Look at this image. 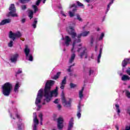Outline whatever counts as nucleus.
<instances>
[{
  "label": "nucleus",
  "mask_w": 130,
  "mask_h": 130,
  "mask_svg": "<svg viewBox=\"0 0 130 130\" xmlns=\"http://www.w3.org/2000/svg\"><path fill=\"white\" fill-rule=\"evenodd\" d=\"M62 15L64 16V17H66V15L64 14H62Z\"/></svg>",
  "instance_id": "69168bd1"
},
{
  "label": "nucleus",
  "mask_w": 130,
  "mask_h": 130,
  "mask_svg": "<svg viewBox=\"0 0 130 130\" xmlns=\"http://www.w3.org/2000/svg\"><path fill=\"white\" fill-rule=\"evenodd\" d=\"M67 31L69 35L71 36L72 39H74L73 43L72 44L73 47L71 49V52H73V53L69 60V63H73L74 60H75V58H76V54H75V45H76V43H80L81 41V38L82 36L83 37H86V36H88V35L90 34V31H83L77 36L78 39H76V37H77V32H76L74 26H69L67 28Z\"/></svg>",
  "instance_id": "f257e3e1"
},
{
  "label": "nucleus",
  "mask_w": 130,
  "mask_h": 130,
  "mask_svg": "<svg viewBox=\"0 0 130 130\" xmlns=\"http://www.w3.org/2000/svg\"><path fill=\"white\" fill-rule=\"evenodd\" d=\"M86 3H90V0H84Z\"/></svg>",
  "instance_id": "4d7b16f0"
},
{
  "label": "nucleus",
  "mask_w": 130,
  "mask_h": 130,
  "mask_svg": "<svg viewBox=\"0 0 130 130\" xmlns=\"http://www.w3.org/2000/svg\"><path fill=\"white\" fill-rule=\"evenodd\" d=\"M55 81L51 80H48L45 85L44 89V96L46 99L45 100L46 102H50V99L49 98V94L50 93V90L51 87L54 85Z\"/></svg>",
  "instance_id": "f03ea898"
},
{
  "label": "nucleus",
  "mask_w": 130,
  "mask_h": 130,
  "mask_svg": "<svg viewBox=\"0 0 130 130\" xmlns=\"http://www.w3.org/2000/svg\"><path fill=\"white\" fill-rule=\"evenodd\" d=\"M60 74H61V72H57L55 75L51 77V79L52 80H57V79L59 78V76H60Z\"/></svg>",
  "instance_id": "4be33fe9"
},
{
  "label": "nucleus",
  "mask_w": 130,
  "mask_h": 130,
  "mask_svg": "<svg viewBox=\"0 0 130 130\" xmlns=\"http://www.w3.org/2000/svg\"><path fill=\"white\" fill-rule=\"evenodd\" d=\"M81 50L82 52H81L79 55V56H80V58H83L84 56H85V58H88V53L87 52V48H86V47H81L80 48H79L77 51L78 52H80Z\"/></svg>",
  "instance_id": "20e7f679"
},
{
  "label": "nucleus",
  "mask_w": 130,
  "mask_h": 130,
  "mask_svg": "<svg viewBox=\"0 0 130 130\" xmlns=\"http://www.w3.org/2000/svg\"><path fill=\"white\" fill-rule=\"evenodd\" d=\"M82 110H81V104H79L78 106V111L77 113V116L78 118H81V112Z\"/></svg>",
  "instance_id": "aec40b11"
},
{
  "label": "nucleus",
  "mask_w": 130,
  "mask_h": 130,
  "mask_svg": "<svg viewBox=\"0 0 130 130\" xmlns=\"http://www.w3.org/2000/svg\"><path fill=\"white\" fill-rule=\"evenodd\" d=\"M126 73L127 75L130 76V68H128V69L126 70Z\"/></svg>",
  "instance_id": "a19ab883"
},
{
  "label": "nucleus",
  "mask_w": 130,
  "mask_h": 130,
  "mask_svg": "<svg viewBox=\"0 0 130 130\" xmlns=\"http://www.w3.org/2000/svg\"><path fill=\"white\" fill-rule=\"evenodd\" d=\"M57 91H58V87L57 86L56 87L55 89L54 90L50 92V93H49L50 101L51 100V97H52L53 95H55L56 96H57V94H58Z\"/></svg>",
  "instance_id": "ddd939ff"
},
{
  "label": "nucleus",
  "mask_w": 130,
  "mask_h": 130,
  "mask_svg": "<svg viewBox=\"0 0 130 130\" xmlns=\"http://www.w3.org/2000/svg\"><path fill=\"white\" fill-rule=\"evenodd\" d=\"M100 28H98L97 31H100Z\"/></svg>",
  "instance_id": "338daca9"
},
{
  "label": "nucleus",
  "mask_w": 130,
  "mask_h": 130,
  "mask_svg": "<svg viewBox=\"0 0 130 130\" xmlns=\"http://www.w3.org/2000/svg\"><path fill=\"white\" fill-rule=\"evenodd\" d=\"M104 37V33L102 32L101 34V36L100 37L99 40H102V39H103V38Z\"/></svg>",
  "instance_id": "e433bc0d"
},
{
  "label": "nucleus",
  "mask_w": 130,
  "mask_h": 130,
  "mask_svg": "<svg viewBox=\"0 0 130 130\" xmlns=\"http://www.w3.org/2000/svg\"><path fill=\"white\" fill-rule=\"evenodd\" d=\"M100 54H102V48H100Z\"/></svg>",
  "instance_id": "864d4df0"
},
{
  "label": "nucleus",
  "mask_w": 130,
  "mask_h": 130,
  "mask_svg": "<svg viewBox=\"0 0 130 130\" xmlns=\"http://www.w3.org/2000/svg\"><path fill=\"white\" fill-rule=\"evenodd\" d=\"M115 127L116 129L119 130V127L117 124L115 125Z\"/></svg>",
  "instance_id": "09e8293b"
},
{
  "label": "nucleus",
  "mask_w": 130,
  "mask_h": 130,
  "mask_svg": "<svg viewBox=\"0 0 130 130\" xmlns=\"http://www.w3.org/2000/svg\"><path fill=\"white\" fill-rule=\"evenodd\" d=\"M95 51H97V46H95Z\"/></svg>",
  "instance_id": "680f3d73"
},
{
  "label": "nucleus",
  "mask_w": 130,
  "mask_h": 130,
  "mask_svg": "<svg viewBox=\"0 0 130 130\" xmlns=\"http://www.w3.org/2000/svg\"><path fill=\"white\" fill-rule=\"evenodd\" d=\"M34 15V12L32 10H29L28 12V17L29 18V20L33 19V15Z\"/></svg>",
  "instance_id": "5701e85b"
},
{
  "label": "nucleus",
  "mask_w": 130,
  "mask_h": 130,
  "mask_svg": "<svg viewBox=\"0 0 130 130\" xmlns=\"http://www.w3.org/2000/svg\"><path fill=\"white\" fill-rule=\"evenodd\" d=\"M19 74H22V70H18V71H17V72L16 73L15 76L16 77H17V75H19Z\"/></svg>",
  "instance_id": "ea45409f"
},
{
  "label": "nucleus",
  "mask_w": 130,
  "mask_h": 130,
  "mask_svg": "<svg viewBox=\"0 0 130 130\" xmlns=\"http://www.w3.org/2000/svg\"><path fill=\"white\" fill-rule=\"evenodd\" d=\"M93 73H94V71L90 69L89 70V76H91V75H92V74H93Z\"/></svg>",
  "instance_id": "c03bdc74"
},
{
  "label": "nucleus",
  "mask_w": 130,
  "mask_h": 130,
  "mask_svg": "<svg viewBox=\"0 0 130 130\" xmlns=\"http://www.w3.org/2000/svg\"><path fill=\"white\" fill-rule=\"evenodd\" d=\"M52 130H56V129L53 128L52 129Z\"/></svg>",
  "instance_id": "774afa93"
},
{
  "label": "nucleus",
  "mask_w": 130,
  "mask_h": 130,
  "mask_svg": "<svg viewBox=\"0 0 130 130\" xmlns=\"http://www.w3.org/2000/svg\"><path fill=\"white\" fill-rule=\"evenodd\" d=\"M40 3H41V0H37L36 3V6H39V5H40Z\"/></svg>",
  "instance_id": "58836bf2"
},
{
  "label": "nucleus",
  "mask_w": 130,
  "mask_h": 130,
  "mask_svg": "<svg viewBox=\"0 0 130 130\" xmlns=\"http://www.w3.org/2000/svg\"><path fill=\"white\" fill-rule=\"evenodd\" d=\"M121 80L122 81H124V82H125V81H129L130 77L127 75H123L121 77Z\"/></svg>",
  "instance_id": "412c9836"
},
{
  "label": "nucleus",
  "mask_w": 130,
  "mask_h": 130,
  "mask_svg": "<svg viewBox=\"0 0 130 130\" xmlns=\"http://www.w3.org/2000/svg\"><path fill=\"white\" fill-rule=\"evenodd\" d=\"M64 41L66 46L68 47L70 46V44L72 42V39L69 36H66L64 39Z\"/></svg>",
  "instance_id": "f8f14e48"
},
{
  "label": "nucleus",
  "mask_w": 130,
  "mask_h": 130,
  "mask_svg": "<svg viewBox=\"0 0 130 130\" xmlns=\"http://www.w3.org/2000/svg\"><path fill=\"white\" fill-rule=\"evenodd\" d=\"M43 105H45V102H44L43 103Z\"/></svg>",
  "instance_id": "0e129e2a"
},
{
  "label": "nucleus",
  "mask_w": 130,
  "mask_h": 130,
  "mask_svg": "<svg viewBox=\"0 0 130 130\" xmlns=\"http://www.w3.org/2000/svg\"><path fill=\"white\" fill-rule=\"evenodd\" d=\"M93 43H94V38L93 37V36H91L90 38L91 46H93Z\"/></svg>",
  "instance_id": "473e14b6"
},
{
  "label": "nucleus",
  "mask_w": 130,
  "mask_h": 130,
  "mask_svg": "<svg viewBox=\"0 0 130 130\" xmlns=\"http://www.w3.org/2000/svg\"><path fill=\"white\" fill-rule=\"evenodd\" d=\"M57 122L58 129L61 130L62 128H63V118L59 117L57 119Z\"/></svg>",
  "instance_id": "9b49d317"
},
{
  "label": "nucleus",
  "mask_w": 130,
  "mask_h": 130,
  "mask_svg": "<svg viewBox=\"0 0 130 130\" xmlns=\"http://www.w3.org/2000/svg\"><path fill=\"white\" fill-rule=\"evenodd\" d=\"M31 0H19L20 3L21 4H26V3H29Z\"/></svg>",
  "instance_id": "7c9ffc66"
},
{
  "label": "nucleus",
  "mask_w": 130,
  "mask_h": 130,
  "mask_svg": "<svg viewBox=\"0 0 130 130\" xmlns=\"http://www.w3.org/2000/svg\"><path fill=\"white\" fill-rule=\"evenodd\" d=\"M77 5L78 7L83 8V9H84L85 8V6H84V4H82L81 2H80L79 1L77 2Z\"/></svg>",
  "instance_id": "c85d7f7f"
},
{
  "label": "nucleus",
  "mask_w": 130,
  "mask_h": 130,
  "mask_svg": "<svg viewBox=\"0 0 130 130\" xmlns=\"http://www.w3.org/2000/svg\"><path fill=\"white\" fill-rule=\"evenodd\" d=\"M127 63H130V59L126 58L122 61V67L125 68L127 66Z\"/></svg>",
  "instance_id": "dca6fc26"
},
{
  "label": "nucleus",
  "mask_w": 130,
  "mask_h": 130,
  "mask_svg": "<svg viewBox=\"0 0 130 130\" xmlns=\"http://www.w3.org/2000/svg\"><path fill=\"white\" fill-rule=\"evenodd\" d=\"M33 117L34 119L37 118V114H36V112L33 113Z\"/></svg>",
  "instance_id": "79ce46f5"
},
{
  "label": "nucleus",
  "mask_w": 130,
  "mask_h": 130,
  "mask_svg": "<svg viewBox=\"0 0 130 130\" xmlns=\"http://www.w3.org/2000/svg\"><path fill=\"white\" fill-rule=\"evenodd\" d=\"M34 129L33 130H37V125H38V124H39V120H38V119L37 118H35L34 119Z\"/></svg>",
  "instance_id": "a211bd4d"
},
{
  "label": "nucleus",
  "mask_w": 130,
  "mask_h": 130,
  "mask_svg": "<svg viewBox=\"0 0 130 130\" xmlns=\"http://www.w3.org/2000/svg\"><path fill=\"white\" fill-rule=\"evenodd\" d=\"M45 2H46V0H44V1H43V4H45Z\"/></svg>",
  "instance_id": "052dcab7"
},
{
  "label": "nucleus",
  "mask_w": 130,
  "mask_h": 130,
  "mask_svg": "<svg viewBox=\"0 0 130 130\" xmlns=\"http://www.w3.org/2000/svg\"><path fill=\"white\" fill-rule=\"evenodd\" d=\"M71 69H72V66H69V69L67 70V71L69 72V73H71V72H72V70H71Z\"/></svg>",
  "instance_id": "a18cd8bd"
},
{
  "label": "nucleus",
  "mask_w": 130,
  "mask_h": 130,
  "mask_svg": "<svg viewBox=\"0 0 130 130\" xmlns=\"http://www.w3.org/2000/svg\"><path fill=\"white\" fill-rule=\"evenodd\" d=\"M21 9L22 10H26V9H27V6H26V5H22L21 6Z\"/></svg>",
  "instance_id": "37998d69"
},
{
  "label": "nucleus",
  "mask_w": 130,
  "mask_h": 130,
  "mask_svg": "<svg viewBox=\"0 0 130 130\" xmlns=\"http://www.w3.org/2000/svg\"><path fill=\"white\" fill-rule=\"evenodd\" d=\"M125 130H130V126H126L125 129Z\"/></svg>",
  "instance_id": "603ef678"
},
{
  "label": "nucleus",
  "mask_w": 130,
  "mask_h": 130,
  "mask_svg": "<svg viewBox=\"0 0 130 130\" xmlns=\"http://www.w3.org/2000/svg\"><path fill=\"white\" fill-rule=\"evenodd\" d=\"M77 20H79L80 22H83V19L81 18V16H80V15L76 14Z\"/></svg>",
  "instance_id": "f704fd0d"
},
{
  "label": "nucleus",
  "mask_w": 130,
  "mask_h": 130,
  "mask_svg": "<svg viewBox=\"0 0 130 130\" xmlns=\"http://www.w3.org/2000/svg\"><path fill=\"white\" fill-rule=\"evenodd\" d=\"M22 34L20 31H18L16 33H14L13 31H10L9 33V38L10 39H12L13 41H15L16 40V38H20V37H21Z\"/></svg>",
  "instance_id": "1a4fd4ad"
},
{
  "label": "nucleus",
  "mask_w": 130,
  "mask_h": 130,
  "mask_svg": "<svg viewBox=\"0 0 130 130\" xmlns=\"http://www.w3.org/2000/svg\"><path fill=\"white\" fill-rule=\"evenodd\" d=\"M16 116L17 118H18V119H20V115H19V114H18V113L16 114Z\"/></svg>",
  "instance_id": "3c124183"
},
{
  "label": "nucleus",
  "mask_w": 130,
  "mask_h": 130,
  "mask_svg": "<svg viewBox=\"0 0 130 130\" xmlns=\"http://www.w3.org/2000/svg\"><path fill=\"white\" fill-rule=\"evenodd\" d=\"M114 2V0H111V1L109 3V5H108L107 7V11H109V8H110V5H112L113 4V2Z\"/></svg>",
  "instance_id": "2f4dec72"
},
{
  "label": "nucleus",
  "mask_w": 130,
  "mask_h": 130,
  "mask_svg": "<svg viewBox=\"0 0 130 130\" xmlns=\"http://www.w3.org/2000/svg\"><path fill=\"white\" fill-rule=\"evenodd\" d=\"M72 8H74L72 11H70L69 12V15L70 17V18H73V17H75V13L77 12V8H78V6L76 4H73L72 5H71L70 6V9H72Z\"/></svg>",
  "instance_id": "9d476101"
},
{
  "label": "nucleus",
  "mask_w": 130,
  "mask_h": 130,
  "mask_svg": "<svg viewBox=\"0 0 130 130\" xmlns=\"http://www.w3.org/2000/svg\"><path fill=\"white\" fill-rule=\"evenodd\" d=\"M43 97V89H41L38 91L37 97L36 99L35 104L38 105L39 103H41V99Z\"/></svg>",
  "instance_id": "6e6552de"
},
{
  "label": "nucleus",
  "mask_w": 130,
  "mask_h": 130,
  "mask_svg": "<svg viewBox=\"0 0 130 130\" xmlns=\"http://www.w3.org/2000/svg\"><path fill=\"white\" fill-rule=\"evenodd\" d=\"M57 107H58L59 110H60V109H61V105L58 104V105H57Z\"/></svg>",
  "instance_id": "8fccbe9b"
},
{
  "label": "nucleus",
  "mask_w": 130,
  "mask_h": 130,
  "mask_svg": "<svg viewBox=\"0 0 130 130\" xmlns=\"http://www.w3.org/2000/svg\"><path fill=\"white\" fill-rule=\"evenodd\" d=\"M32 8L34 9V13H36L38 11V7L36 5H32Z\"/></svg>",
  "instance_id": "cd10ccee"
},
{
  "label": "nucleus",
  "mask_w": 130,
  "mask_h": 130,
  "mask_svg": "<svg viewBox=\"0 0 130 130\" xmlns=\"http://www.w3.org/2000/svg\"><path fill=\"white\" fill-rule=\"evenodd\" d=\"M53 103H55V104H57L58 103V99L55 100V101H54Z\"/></svg>",
  "instance_id": "49530a36"
},
{
  "label": "nucleus",
  "mask_w": 130,
  "mask_h": 130,
  "mask_svg": "<svg viewBox=\"0 0 130 130\" xmlns=\"http://www.w3.org/2000/svg\"><path fill=\"white\" fill-rule=\"evenodd\" d=\"M18 57H19V54L15 53L13 54L10 58L11 62H16V61H17V60L18 59Z\"/></svg>",
  "instance_id": "2eb2a0df"
},
{
  "label": "nucleus",
  "mask_w": 130,
  "mask_h": 130,
  "mask_svg": "<svg viewBox=\"0 0 130 130\" xmlns=\"http://www.w3.org/2000/svg\"><path fill=\"white\" fill-rule=\"evenodd\" d=\"M78 46H79V47L82 46V44H80L78 45Z\"/></svg>",
  "instance_id": "e2e57ef3"
},
{
  "label": "nucleus",
  "mask_w": 130,
  "mask_h": 130,
  "mask_svg": "<svg viewBox=\"0 0 130 130\" xmlns=\"http://www.w3.org/2000/svg\"><path fill=\"white\" fill-rule=\"evenodd\" d=\"M115 107H116V110L117 111V113L119 115V113H120V109H119V105L116 104Z\"/></svg>",
  "instance_id": "bb28decb"
},
{
  "label": "nucleus",
  "mask_w": 130,
  "mask_h": 130,
  "mask_svg": "<svg viewBox=\"0 0 130 130\" xmlns=\"http://www.w3.org/2000/svg\"><path fill=\"white\" fill-rule=\"evenodd\" d=\"M13 89V85L10 82H6L2 86V92L4 96H10Z\"/></svg>",
  "instance_id": "7ed1b4c3"
},
{
  "label": "nucleus",
  "mask_w": 130,
  "mask_h": 130,
  "mask_svg": "<svg viewBox=\"0 0 130 130\" xmlns=\"http://www.w3.org/2000/svg\"><path fill=\"white\" fill-rule=\"evenodd\" d=\"M74 66H75V63H73L72 65H71L70 67H71L72 68V67H74Z\"/></svg>",
  "instance_id": "13d9d810"
},
{
  "label": "nucleus",
  "mask_w": 130,
  "mask_h": 130,
  "mask_svg": "<svg viewBox=\"0 0 130 130\" xmlns=\"http://www.w3.org/2000/svg\"><path fill=\"white\" fill-rule=\"evenodd\" d=\"M9 10L10 11L9 14L10 16L11 17H18V14L16 13V7H15V4H12L10 7L9 8Z\"/></svg>",
  "instance_id": "0eeeda50"
},
{
  "label": "nucleus",
  "mask_w": 130,
  "mask_h": 130,
  "mask_svg": "<svg viewBox=\"0 0 130 130\" xmlns=\"http://www.w3.org/2000/svg\"><path fill=\"white\" fill-rule=\"evenodd\" d=\"M9 23H11V20L10 19H4L0 22V26H4V25L9 24Z\"/></svg>",
  "instance_id": "f3484780"
},
{
  "label": "nucleus",
  "mask_w": 130,
  "mask_h": 130,
  "mask_svg": "<svg viewBox=\"0 0 130 130\" xmlns=\"http://www.w3.org/2000/svg\"><path fill=\"white\" fill-rule=\"evenodd\" d=\"M38 108H41V105L38 106Z\"/></svg>",
  "instance_id": "bf43d9fd"
},
{
  "label": "nucleus",
  "mask_w": 130,
  "mask_h": 130,
  "mask_svg": "<svg viewBox=\"0 0 130 130\" xmlns=\"http://www.w3.org/2000/svg\"><path fill=\"white\" fill-rule=\"evenodd\" d=\"M98 58H101V54H99Z\"/></svg>",
  "instance_id": "5fc2aeb1"
},
{
  "label": "nucleus",
  "mask_w": 130,
  "mask_h": 130,
  "mask_svg": "<svg viewBox=\"0 0 130 130\" xmlns=\"http://www.w3.org/2000/svg\"><path fill=\"white\" fill-rule=\"evenodd\" d=\"M61 96L62 103L63 104H64V106L66 107H71V104H72V100L70 99L69 102L67 101V100L66 99V96H64V93H63V91H62Z\"/></svg>",
  "instance_id": "39448f33"
},
{
  "label": "nucleus",
  "mask_w": 130,
  "mask_h": 130,
  "mask_svg": "<svg viewBox=\"0 0 130 130\" xmlns=\"http://www.w3.org/2000/svg\"><path fill=\"white\" fill-rule=\"evenodd\" d=\"M66 84H67V77L65 76L60 83V88L61 90L64 89V86H66Z\"/></svg>",
  "instance_id": "4468645a"
},
{
  "label": "nucleus",
  "mask_w": 130,
  "mask_h": 130,
  "mask_svg": "<svg viewBox=\"0 0 130 130\" xmlns=\"http://www.w3.org/2000/svg\"><path fill=\"white\" fill-rule=\"evenodd\" d=\"M37 23H38V21H37V18H35L34 21L32 24V26L34 29L36 28V27H37L36 25Z\"/></svg>",
  "instance_id": "a878e982"
},
{
  "label": "nucleus",
  "mask_w": 130,
  "mask_h": 130,
  "mask_svg": "<svg viewBox=\"0 0 130 130\" xmlns=\"http://www.w3.org/2000/svg\"><path fill=\"white\" fill-rule=\"evenodd\" d=\"M100 58H98V63H100Z\"/></svg>",
  "instance_id": "6e6d98bb"
},
{
  "label": "nucleus",
  "mask_w": 130,
  "mask_h": 130,
  "mask_svg": "<svg viewBox=\"0 0 130 130\" xmlns=\"http://www.w3.org/2000/svg\"><path fill=\"white\" fill-rule=\"evenodd\" d=\"M14 44V42L13 41H10L9 43L8 44L9 47H13V45Z\"/></svg>",
  "instance_id": "c9c22d12"
},
{
  "label": "nucleus",
  "mask_w": 130,
  "mask_h": 130,
  "mask_svg": "<svg viewBox=\"0 0 130 130\" xmlns=\"http://www.w3.org/2000/svg\"><path fill=\"white\" fill-rule=\"evenodd\" d=\"M39 117L40 118L41 121H42L43 120V115L42 114V113L39 114Z\"/></svg>",
  "instance_id": "4c0bfd02"
},
{
  "label": "nucleus",
  "mask_w": 130,
  "mask_h": 130,
  "mask_svg": "<svg viewBox=\"0 0 130 130\" xmlns=\"http://www.w3.org/2000/svg\"><path fill=\"white\" fill-rule=\"evenodd\" d=\"M19 88H20V83L19 82H17L14 86V92H17L19 89Z\"/></svg>",
  "instance_id": "b1692460"
},
{
  "label": "nucleus",
  "mask_w": 130,
  "mask_h": 130,
  "mask_svg": "<svg viewBox=\"0 0 130 130\" xmlns=\"http://www.w3.org/2000/svg\"><path fill=\"white\" fill-rule=\"evenodd\" d=\"M70 86L71 89H74V88H76V87H77V85L73 83H71L70 84Z\"/></svg>",
  "instance_id": "c756f323"
},
{
  "label": "nucleus",
  "mask_w": 130,
  "mask_h": 130,
  "mask_svg": "<svg viewBox=\"0 0 130 130\" xmlns=\"http://www.w3.org/2000/svg\"><path fill=\"white\" fill-rule=\"evenodd\" d=\"M24 53L25 54V56L27 59L29 60V61H33V56L31 54H29L30 49L27 45H25V48L24 49Z\"/></svg>",
  "instance_id": "423d86ee"
},
{
  "label": "nucleus",
  "mask_w": 130,
  "mask_h": 130,
  "mask_svg": "<svg viewBox=\"0 0 130 130\" xmlns=\"http://www.w3.org/2000/svg\"><path fill=\"white\" fill-rule=\"evenodd\" d=\"M125 94H126V97L128 98L129 99H130V92H129V91L126 90V92H125Z\"/></svg>",
  "instance_id": "72a5a7b5"
},
{
  "label": "nucleus",
  "mask_w": 130,
  "mask_h": 130,
  "mask_svg": "<svg viewBox=\"0 0 130 130\" xmlns=\"http://www.w3.org/2000/svg\"><path fill=\"white\" fill-rule=\"evenodd\" d=\"M25 22H26V19L23 18V19L21 20V23H22V24H24V23H25Z\"/></svg>",
  "instance_id": "de8ad7c7"
},
{
  "label": "nucleus",
  "mask_w": 130,
  "mask_h": 130,
  "mask_svg": "<svg viewBox=\"0 0 130 130\" xmlns=\"http://www.w3.org/2000/svg\"><path fill=\"white\" fill-rule=\"evenodd\" d=\"M73 126H74V118H71L69 122L68 130H72V128H73Z\"/></svg>",
  "instance_id": "6ab92c4d"
},
{
  "label": "nucleus",
  "mask_w": 130,
  "mask_h": 130,
  "mask_svg": "<svg viewBox=\"0 0 130 130\" xmlns=\"http://www.w3.org/2000/svg\"><path fill=\"white\" fill-rule=\"evenodd\" d=\"M83 92H84V87H82V89L79 91V96L80 99H82V98L84 97V94H83Z\"/></svg>",
  "instance_id": "393cba45"
}]
</instances>
